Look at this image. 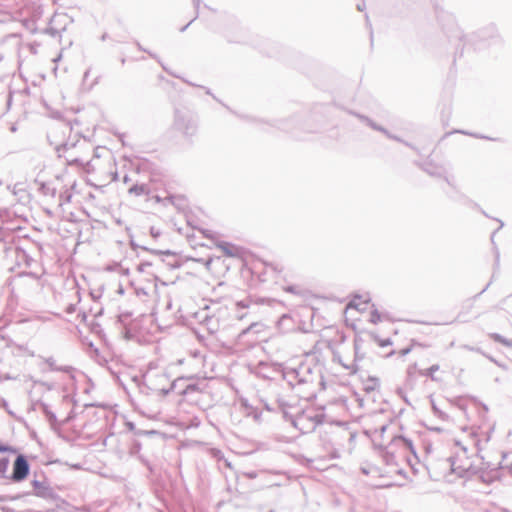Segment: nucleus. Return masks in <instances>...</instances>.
<instances>
[{"label":"nucleus","instance_id":"2","mask_svg":"<svg viewBox=\"0 0 512 512\" xmlns=\"http://www.w3.org/2000/svg\"><path fill=\"white\" fill-rule=\"evenodd\" d=\"M368 305L369 303L367 300L361 302L358 298H355L348 304L346 310L347 312H351L352 310H358L362 312L368 308Z\"/></svg>","mask_w":512,"mask_h":512},{"label":"nucleus","instance_id":"6","mask_svg":"<svg viewBox=\"0 0 512 512\" xmlns=\"http://www.w3.org/2000/svg\"><path fill=\"white\" fill-rule=\"evenodd\" d=\"M381 320V315L378 313V311L373 310L370 313L369 321L373 324H377Z\"/></svg>","mask_w":512,"mask_h":512},{"label":"nucleus","instance_id":"10","mask_svg":"<svg viewBox=\"0 0 512 512\" xmlns=\"http://www.w3.org/2000/svg\"><path fill=\"white\" fill-rule=\"evenodd\" d=\"M409 351H410V349H409V348H407V349H403V350L401 351V355H406L407 353H409Z\"/></svg>","mask_w":512,"mask_h":512},{"label":"nucleus","instance_id":"12","mask_svg":"<svg viewBox=\"0 0 512 512\" xmlns=\"http://www.w3.org/2000/svg\"><path fill=\"white\" fill-rule=\"evenodd\" d=\"M389 344H391V342H390L389 340L384 341L383 343H381V345H383V346H384V345H389Z\"/></svg>","mask_w":512,"mask_h":512},{"label":"nucleus","instance_id":"7","mask_svg":"<svg viewBox=\"0 0 512 512\" xmlns=\"http://www.w3.org/2000/svg\"><path fill=\"white\" fill-rule=\"evenodd\" d=\"M439 370V366L438 365H432L430 368H428L423 374L426 375V376H430L432 379L433 378V374Z\"/></svg>","mask_w":512,"mask_h":512},{"label":"nucleus","instance_id":"1","mask_svg":"<svg viewBox=\"0 0 512 512\" xmlns=\"http://www.w3.org/2000/svg\"><path fill=\"white\" fill-rule=\"evenodd\" d=\"M29 474V464L23 455H19L13 465L11 479L15 482L24 480Z\"/></svg>","mask_w":512,"mask_h":512},{"label":"nucleus","instance_id":"4","mask_svg":"<svg viewBox=\"0 0 512 512\" xmlns=\"http://www.w3.org/2000/svg\"><path fill=\"white\" fill-rule=\"evenodd\" d=\"M217 247L220 248L227 256L233 257L237 254L235 246L229 243L221 242L217 244Z\"/></svg>","mask_w":512,"mask_h":512},{"label":"nucleus","instance_id":"11","mask_svg":"<svg viewBox=\"0 0 512 512\" xmlns=\"http://www.w3.org/2000/svg\"><path fill=\"white\" fill-rule=\"evenodd\" d=\"M47 363L49 364L50 367H54V362L52 361V359H48Z\"/></svg>","mask_w":512,"mask_h":512},{"label":"nucleus","instance_id":"8","mask_svg":"<svg viewBox=\"0 0 512 512\" xmlns=\"http://www.w3.org/2000/svg\"><path fill=\"white\" fill-rule=\"evenodd\" d=\"M493 338H494L496 341H498V342H500V343H502V344H504V345L512 346V341H508V340L504 339V338H503L502 336H500L499 334H494V335H493Z\"/></svg>","mask_w":512,"mask_h":512},{"label":"nucleus","instance_id":"9","mask_svg":"<svg viewBox=\"0 0 512 512\" xmlns=\"http://www.w3.org/2000/svg\"><path fill=\"white\" fill-rule=\"evenodd\" d=\"M304 420V417L303 416H300L298 417L295 421H294V425L295 427H298L300 430H303V427L301 426L302 425V421Z\"/></svg>","mask_w":512,"mask_h":512},{"label":"nucleus","instance_id":"3","mask_svg":"<svg viewBox=\"0 0 512 512\" xmlns=\"http://www.w3.org/2000/svg\"><path fill=\"white\" fill-rule=\"evenodd\" d=\"M7 450V447L0 445V452ZM9 467V459L5 456H0V478L6 477V473Z\"/></svg>","mask_w":512,"mask_h":512},{"label":"nucleus","instance_id":"5","mask_svg":"<svg viewBox=\"0 0 512 512\" xmlns=\"http://www.w3.org/2000/svg\"><path fill=\"white\" fill-rule=\"evenodd\" d=\"M67 20V16L64 15V14H56L52 17L51 19V26H50V30L53 31V34H56L58 31L56 28H54V25L57 24V23H60V22H63V21H66Z\"/></svg>","mask_w":512,"mask_h":512}]
</instances>
